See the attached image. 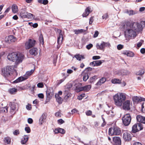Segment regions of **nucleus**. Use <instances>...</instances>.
<instances>
[{
	"instance_id": "0e129e2a",
	"label": "nucleus",
	"mask_w": 145,
	"mask_h": 145,
	"mask_svg": "<svg viewBox=\"0 0 145 145\" xmlns=\"http://www.w3.org/2000/svg\"><path fill=\"white\" fill-rule=\"evenodd\" d=\"M55 116L56 117H61V113L59 112H56L55 114Z\"/></svg>"
},
{
	"instance_id": "bf43d9fd",
	"label": "nucleus",
	"mask_w": 145,
	"mask_h": 145,
	"mask_svg": "<svg viewBox=\"0 0 145 145\" xmlns=\"http://www.w3.org/2000/svg\"><path fill=\"white\" fill-rule=\"evenodd\" d=\"M99 33L97 31H96L95 32L94 35H93V37L94 38H96L97 37L99 34Z\"/></svg>"
},
{
	"instance_id": "dca6fc26",
	"label": "nucleus",
	"mask_w": 145,
	"mask_h": 145,
	"mask_svg": "<svg viewBox=\"0 0 145 145\" xmlns=\"http://www.w3.org/2000/svg\"><path fill=\"white\" fill-rule=\"evenodd\" d=\"M144 98H142L141 97L135 96L132 97V99L134 103H138L144 101Z\"/></svg>"
},
{
	"instance_id": "69168bd1",
	"label": "nucleus",
	"mask_w": 145,
	"mask_h": 145,
	"mask_svg": "<svg viewBox=\"0 0 145 145\" xmlns=\"http://www.w3.org/2000/svg\"><path fill=\"white\" fill-rule=\"evenodd\" d=\"M48 0H43L42 3L43 4L46 5L48 3Z\"/></svg>"
},
{
	"instance_id": "5701e85b",
	"label": "nucleus",
	"mask_w": 145,
	"mask_h": 145,
	"mask_svg": "<svg viewBox=\"0 0 145 145\" xmlns=\"http://www.w3.org/2000/svg\"><path fill=\"white\" fill-rule=\"evenodd\" d=\"M27 79V78L20 76L17 79L14 80L13 82L14 83H17L22 82Z\"/></svg>"
},
{
	"instance_id": "c756f323",
	"label": "nucleus",
	"mask_w": 145,
	"mask_h": 145,
	"mask_svg": "<svg viewBox=\"0 0 145 145\" xmlns=\"http://www.w3.org/2000/svg\"><path fill=\"white\" fill-rule=\"evenodd\" d=\"M46 116L44 114H43L39 119L40 124L42 125L46 119Z\"/></svg>"
},
{
	"instance_id": "ddd939ff",
	"label": "nucleus",
	"mask_w": 145,
	"mask_h": 145,
	"mask_svg": "<svg viewBox=\"0 0 145 145\" xmlns=\"http://www.w3.org/2000/svg\"><path fill=\"white\" fill-rule=\"evenodd\" d=\"M123 109L125 110H130V105L131 104L130 100H126L125 101L122 103Z\"/></svg>"
},
{
	"instance_id": "a18cd8bd",
	"label": "nucleus",
	"mask_w": 145,
	"mask_h": 145,
	"mask_svg": "<svg viewBox=\"0 0 145 145\" xmlns=\"http://www.w3.org/2000/svg\"><path fill=\"white\" fill-rule=\"evenodd\" d=\"M144 70H141L139 71L138 72H136V74L138 75H142L144 74Z\"/></svg>"
},
{
	"instance_id": "13d9d810",
	"label": "nucleus",
	"mask_w": 145,
	"mask_h": 145,
	"mask_svg": "<svg viewBox=\"0 0 145 145\" xmlns=\"http://www.w3.org/2000/svg\"><path fill=\"white\" fill-rule=\"evenodd\" d=\"M123 48V46L122 45L120 44L118 45L117 48L118 50H120Z\"/></svg>"
},
{
	"instance_id": "774afa93",
	"label": "nucleus",
	"mask_w": 145,
	"mask_h": 145,
	"mask_svg": "<svg viewBox=\"0 0 145 145\" xmlns=\"http://www.w3.org/2000/svg\"><path fill=\"white\" fill-rule=\"evenodd\" d=\"M133 145H142V144L140 142H136L134 143Z\"/></svg>"
},
{
	"instance_id": "8fccbe9b",
	"label": "nucleus",
	"mask_w": 145,
	"mask_h": 145,
	"mask_svg": "<svg viewBox=\"0 0 145 145\" xmlns=\"http://www.w3.org/2000/svg\"><path fill=\"white\" fill-rule=\"evenodd\" d=\"M92 111L90 110H88L86 112V114L87 116H90L92 114Z\"/></svg>"
},
{
	"instance_id": "680f3d73",
	"label": "nucleus",
	"mask_w": 145,
	"mask_h": 145,
	"mask_svg": "<svg viewBox=\"0 0 145 145\" xmlns=\"http://www.w3.org/2000/svg\"><path fill=\"white\" fill-rule=\"evenodd\" d=\"M93 18L94 17L93 16H92L90 18L89 21V24H91L93 22L94 20L93 19Z\"/></svg>"
},
{
	"instance_id": "aec40b11",
	"label": "nucleus",
	"mask_w": 145,
	"mask_h": 145,
	"mask_svg": "<svg viewBox=\"0 0 145 145\" xmlns=\"http://www.w3.org/2000/svg\"><path fill=\"white\" fill-rule=\"evenodd\" d=\"M136 118L137 121L140 123L145 124V117L140 115H137Z\"/></svg>"
},
{
	"instance_id": "79ce46f5",
	"label": "nucleus",
	"mask_w": 145,
	"mask_h": 145,
	"mask_svg": "<svg viewBox=\"0 0 145 145\" xmlns=\"http://www.w3.org/2000/svg\"><path fill=\"white\" fill-rule=\"evenodd\" d=\"M66 78V77H65L64 78H63L62 79H61L57 80L56 81L57 85L58 86L60 84H61V83H62L64 81V80H65Z\"/></svg>"
},
{
	"instance_id": "58836bf2",
	"label": "nucleus",
	"mask_w": 145,
	"mask_h": 145,
	"mask_svg": "<svg viewBox=\"0 0 145 145\" xmlns=\"http://www.w3.org/2000/svg\"><path fill=\"white\" fill-rule=\"evenodd\" d=\"M84 91H88L91 89V86L90 85H88L83 86Z\"/></svg>"
},
{
	"instance_id": "37998d69",
	"label": "nucleus",
	"mask_w": 145,
	"mask_h": 145,
	"mask_svg": "<svg viewBox=\"0 0 145 145\" xmlns=\"http://www.w3.org/2000/svg\"><path fill=\"white\" fill-rule=\"evenodd\" d=\"M4 141L7 144H10L11 142V139L9 137H6L5 138Z\"/></svg>"
},
{
	"instance_id": "864d4df0",
	"label": "nucleus",
	"mask_w": 145,
	"mask_h": 145,
	"mask_svg": "<svg viewBox=\"0 0 145 145\" xmlns=\"http://www.w3.org/2000/svg\"><path fill=\"white\" fill-rule=\"evenodd\" d=\"M108 17V15L107 13L104 14L102 16V18L103 19H105L106 20Z\"/></svg>"
},
{
	"instance_id": "9d476101",
	"label": "nucleus",
	"mask_w": 145,
	"mask_h": 145,
	"mask_svg": "<svg viewBox=\"0 0 145 145\" xmlns=\"http://www.w3.org/2000/svg\"><path fill=\"white\" fill-rule=\"evenodd\" d=\"M33 14L27 12L24 9H22L20 14V17L23 18H31L33 17Z\"/></svg>"
},
{
	"instance_id": "f704fd0d",
	"label": "nucleus",
	"mask_w": 145,
	"mask_h": 145,
	"mask_svg": "<svg viewBox=\"0 0 145 145\" xmlns=\"http://www.w3.org/2000/svg\"><path fill=\"white\" fill-rule=\"evenodd\" d=\"M46 96L47 97L51 98L53 94L51 93L50 89H47L46 91Z\"/></svg>"
},
{
	"instance_id": "f03ea898",
	"label": "nucleus",
	"mask_w": 145,
	"mask_h": 145,
	"mask_svg": "<svg viewBox=\"0 0 145 145\" xmlns=\"http://www.w3.org/2000/svg\"><path fill=\"white\" fill-rule=\"evenodd\" d=\"M114 99L115 104L118 106H121L126 100V94L123 93H118L114 96Z\"/></svg>"
},
{
	"instance_id": "39448f33",
	"label": "nucleus",
	"mask_w": 145,
	"mask_h": 145,
	"mask_svg": "<svg viewBox=\"0 0 145 145\" xmlns=\"http://www.w3.org/2000/svg\"><path fill=\"white\" fill-rule=\"evenodd\" d=\"M108 134L111 136L119 135L121 134V131L120 128L117 127L110 128L108 130Z\"/></svg>"
},
{
	"instance_id": "5fc2aeb1",
	"label": "nucleus",
	"mask_w": 145,
	"mask_h": 145,
	"mask_svg": "<svg viewBox=\"0 0 145 145\" xmlns=\"http://www.w3.org/2000/svg\"><path fill=\"white\" fill-rule=\"evenodd\" d=\"M71 97V94L68 93L67 95H66L64 97V99L65 100H67L68 99Z\"/></svg>"
},
{
	"instance_id": "0eeeda50",
	"label": "nucleus",
	"mask_w": 145,
	"mask_h": 145,
	"mask_svg": "<svg viewBox=\"0 0 145 145\" xmlns=\"http://www.w3.org/2000/svg\"><path fill=\"white\" fill-rule=\"evenodd\" d=\"M143 128V126L141 123H136L132 126L131 131L133 133H136L142 130Z\"/></svg>"
},
{
	"instance_id": "c03bdc74",
	"label": "nucleus",
	"mask_w": 145,
	"mask_h": 145,
	"mask_svg": "<svg viewBox=\"0 0 145 145\" xmlns=\"http://www.w3.org/2000/svg\"><path fill=\"white\" fill-rule=\"evenodd\" d=\"M76 91L77 92H79L80 91H84L83 86L78 88L76 86Z\"/></svg>"
},
{
	"instance_id": "052dcab7",
	"label": "nucleus",
	"mask_w": 145,
	"mask_h": 145,
	"mask_svg": "<svg viewBox=\"0 0 145 145\" xmlns=\"http://www.w3.org/2000/svg\"><path fill=\"white\" fill-rule=\"evenodd\" d=\"M38 97L40 98L43 99L44 98V95L42 93H39L38 95Z\"/></svg>"
},
{
	"instance_id": "7ed1b4c3",
	"label": "nucleus",
	"mask_w": 145,
	"mask_h": 145,
	"mask_svg": "<svg viewBox=\"0 0 145 145\" xmlns=\"http://www.w3.org/2000/svg\"><path fill=\"white\" fill-rule=\"evenodd\" d=\"M125 24L127 27L130 28L136 32H138L141 29V26L138 23L127 21Z\"/></svg>"
},
{
	"instance_id": "bb28decb",
	"label": "nucleus",
	"mask_w": 145,
	"mask_h": 145,
	"mask_svg": "<svg viewBox=\"0 0 145 145\" xmlns=\"http://www.w3.org/2000/svg\"><path fill=\"white\" fill-rule=\"evenodd\" d=\"M55 97L56 98L57 101L59 104H61L62 103L63 99L61 97L59 94H56Z\"/></svg>"
},
{
	"instance_id": "4be33fe9",
	"label": "nucleus",
	"mask_w": 145,
	"mask_h": 145,
	"mask_svg": "<svg viewBox=\"0 0 145 145\" xmlns=\"http://www.w3.org/2000/svg\"><path fill=\"white\" fill-rule=\"evenodd\" d=\"M122 53L123 54L126 55L130 57H133L134 55V53L133 52L128 51H123Z\"/></svg>"
},
{
	"instance_id": "49530a36",
	"label": "nucleus",
	"mask_w": 145,
	"mask_h": 145,
	"mask_svg": "<svg viewBox=\"0 0 145 145\" xmlns=\"http://www.w3.org/2000/svg\"><path fill=\"white\" fill-rule=\"evenodd\" d=\"M29 24L31 26H32L34 28H36L38 26V24L37 23H35L33 24L32 22H29Z\"/></svg>"
},
{
	"instance_id": "e433bc0d",
	"label": "nucleus",
	"mask_w": 145,
	"mask_h": 145,
	"mask_svg": "<svg viewBox=\"0 0 145 145\" xmlns=\"http://www.w3.org/2000/svg\"><path fill=\"white\" fill-rule=\"evenodd\" d=\"M97 76L95 75L90 78L89 81L90 83H92L95 81L97 78Z\"/></svg>"
},
{
	"instance_id": "7c9ffc66",
	"label": "nucleus",
	"mask_w": 145,
	"mask_h": 145,
	"mask_svg": "<svg viewBox=\"0 0 145 145\" xmlns=\"http://www.w3.org/2000/svg\"><path fill=\"white\" fill-rule=\"evenodd\" d=\"M8 107L7 106L0 107V113L7 112L8 110Z\"/></svg>"
},
{
	"instance_id": "e2e57ef3",
	"label": "nucleus",
	"mask_w": 145,
	"mask_h": 145,
	"mask_svg": "<svg viewBox=\"0 0 145 145\" xmlns=\"http://www.w3.org/2000/svg\"><path fill=\"white\" fill-rule=\"evenodd\" d=\"M64 121L62 119H60L58 120V122L60 124H62L64 123Z\"/></svg>"
},
{
	"instance_id": "3c124183",
	"label": "nucleus",
	"mask_w": 145,
	"mask_h": 145,
	"mask_svg": "<svg viewBox=\"0 0 145 145\" xmlns=\"http://www.w3.org/2000/svg\"><path fill=\"white\" fill-rule=\"evenodd\" d=\"M25 130L26 132L27 133H30L31 132V129L29 127H25Z\"/></svg>"
},
{
	"instance_id": "09e8293b",
	"label": "nucleus",
	"mask_w": 145,
	"mask_h": 145,
	"mask_svg": "<svg viewBox=\"0 0 145 145\" xmlns=\"http://www.w3.org/2000/svg\"><path fill=\"white\" fill-rule=\"evenodd\" d=\"M37 86L39 88H42L44 87V85L42 82H40L37 84Z\"/></svg>"
},
{
	"instance_id": "2f4dec72",
	"label": "nucleus",
	"mask_w": 145,
	"mask_h": 145,
	"mask_svg": "<svg viewBox=\"0 0 145 145\" xmlns=\"http://www.w3.org/2000/svg\"><path fill=\"white\" fill-rule=\"evenodd\" d=\"M121 73L122 75H129L130 72L127 70H122L121 71Z\"/></svg>"
},
{
	"instance_id": "cd10ccee",
	"label": "nucleus",
	"mask_w": 145,
	"mask_h": 145,
	"mask_svg": "<svg viewBox=\"0 0 145 145\" xmlns=\"http://www.w3.org/2000/svg\"><path fill=\"white\" fill-rule=\"evenodd\" d=\"M74 57L79 61H81L82 59H84L85 57L84 56L79 54H76L74 55Z\"/></svg>"
},
{
	"instance_id": "4c0bfd02",
	"label": "nucleus",
	"mask_w": 145,
	"mask_h": 145,
	"mask_svg": "<svg viewBox=\"0 0 145 145\" xmlns=\"http://www.w3.org/2000/svg\"><path fill=\"white\" fill-rule=\"evenodd\" d=\"M73 31L75 34H78L84 32V30L83 29H75Z\"/></svg>"
},
{
	"instance_id": "423d86ee",
	"label": "nucleus",
	"mask_w": 145,
	"mask_h": 145,
	"mask_svg": "<svg viewBox=\"0 0 145 145\" xmlns=\"http://www.w3.org/2000/svg\"><path fill=\"white\" fill-rule=\"evenodd\" d=\"M36 40L33 39H29L25 43V47L26 50L29 49L34 47L36 44Z\"/></svg>"
},
{
	"instance_id": "1a4fd4ad",
	"label": "nucleus",
	"mask_w": 145,
	"mask_h": 145,
	"mask_svg": "<svg viewBox=\"0 0 145 145\" xmlns=\"http://www.w3.org/2000/svg\"><path fill=\"white\" fill-rule=\"evenodd\" d=\"M122 120L124 125L127 126L130 123L131 120V117L129 114L125 115L122 118Z\"/></svg>"
},
{
	"instance_id": "2eb2a0df",
	"label": "nucleus",
	"mask_w": 145,
	"mask_h": 145,
	"mask_svg": "<svg viewBox=\"0 0 145 145\" xmlns=\"http://www.w3.org/2000/svg\"><path fill=\"white\" fill-rule=\"evenodd\" d=\"M39 52L38 49L36 48L33 47L29 50L30 54L32 56H37Z\"/></svg>"
},
{
	"instance_id": "f257e3e1",
	"label": "nucleus",
	"mask_w": 145,
	"mask_h": 145,
	"mask_svg": "<svg viewBox=\"0 0 145 145\" xmlns=\"http://www.w3.org/2000/svg\"><path fill=\"white\" fill-rule=\"evenodd\" d=\"M25 56L22 53L18 52L9 53L7 56V59L13 62H15V64L18 65L22 62Z\"/></svg>"
},
{
	"instance_id": "393cba45",
	"label": "nucleus",
	"mask_w": 145,
	"mask_h": 145,
	"mask_svg": "<svg viewBox=\"0 0 145 145\" xmlns=\"http://www.w3.org/2000/svg\"><path fill=\"white\" fill-rule=\"evenodd\" d=\"M29 137L27 135H24L23 137L22 140L21 141V143L22 144H24L26 143L28 141Z\"/></svg>"
},
{
	"instance_id": "4d7b16f0",
	"label": "nucleus",
	"mask_w": 145,
	"mask_h": 145,
	"mask_svg": "<svg viewBox=\"0 0 145 145\" xmlns=\"http://www.w3.org/2000/svg\"><path fill=\"white\" fill-rule=\"evenodd\" d=\"M100 57L98 56H94L92 57V59L93 60L98 59H100Z\"/></svg>"
},
{
	"instance_id": "c9c22d12",
	"label": "nucleus",
	"mask_w": 145,
	"mask_h": 145,
	"mask_svg": "<svg viewBox=\"0 0 145 145\" xmlns=\"http://www.w3.org/2000/svg\"><path fill=\"white\" fill-rule=\"evenodd\" d=\"M10 112L12 113L14 110H15L16 107V106L14 104H12L10 106Z\"/></svg>"
},
{
	"instance_id": "9b49d317",
	"label": "nucleus",
	"mask_w": 145,
	"mask_h": 145,
	"mask_svg": "<svg viewBox=\"0 0 145 145\" xmlns=\"http://www.w3.org/2000/svg\"><path fill=\"white\" fill-rule=\"evenodd\" d=\"M110 46V44L109 42H102L100 44L97 43L96 47L97 49L104 51L105 47L108 46L109 47Z\"/></svg>"
},
{
	"instance_id": "20e7f679",
	"label": "nucleus",
	"mask_w": 145,
	"mask_h": 145,
	"mask_svg": "<svg viewBox=\"0 0 145 145\" xmlns=\"http://www.w3.org/2000/svg\"><path fill=\"white\" fill-rule=\"evenodd\" d=\"M14 66H7L1 69V74L4 77L6 78L10 76L12 73V71L14 68Z\"/></svg>"
},
{
	"instance_id": "a878e982",
	"label": "nucleus",
	"mask_w": 145,
	"mask_h": 145,
	"mask_svg": "<svg viewBox=\"0 0 145 145\" xmlns=\"http://www.w3.org/2000/svg\"><path fill=\"white\" fill-rule=\"evenodd\" d=\"M121 80L118 78H114L112 79L111 82L112 83L114 84H120L121 83Z\"/></svg>"
},
{
	"instance_id": "603ef678",
	"label": "nucleus",
	"mask_w": 145,
	"mask_h": 145,
	"mask_svg": "<svg viewBox=\"0 0 145 145\" xmlns=\"http://www.w3.org/2000/svg\"><path fill=\"white\" fill-rule=\"evenodd\" d=\"M26 109L28 110H31L32 109L31 105L29 103L27 104V105L26 106Z\"/></svg>"
},
{
	"instance_id": "f3484780",
	"label": "nucleus",
	"mask_w": 145,
	"mask_h": 145,
	"mask_svg": "<svg viewBox=\"0 0 145 145\" xmlns=\"http://www.w3.org/2000/svg\"><path fill=\"white\" fill-rule=\"evenodd\" d=\"M105 61L104 60L95 61L91 62L90 63V65H92L93 67L98 66L100 65L102 62Z\"/></svg>"
},
{
	"instance_id": "6e6552de",
	"label": "nucleus",
	"mask_w": 145,
	"mask_h": 145,
	"mask_svg": "<svg viewBox=\"0 0 145 145\" xmlns=\"http://www.w3.org/2000/svg\"><path fill=\"white\" fill-rule=\"evenodd\" d=\"M122 137L125 142H129L132 139L131 134L127 131L124 130L122 132Z\"/></svg>"
},
{
	"instance_id": "b1692460",
	"label": "nucleus",
	"mask_w": 145,
	"mask_h": 145,
	"mask_svg": "<svg viewBox=\"0 0 145 145\" xmlns=\"http://www.w3.org/2000/svg\"><path fill=\"white\" fill-rule=\"evenodd\" d=\"M106 81V78L103 77L100 79L99 80L96 84V86H100L104 83Z\"/></svg>"
},
{
	"instance_id": "de8ad7c7",
	"label": "nucleus",
	"mask_w": 145,
	"mask_h": 145,
	"mask_svg": "<svg viewBox=\"0 0 145 145\" xmlns=\"http://www.w3.org/2000/svg\"><path fill=\"white\" fill-rule=\"evenodd\" d=\"M13 133L14 135L17 136L20 134V132L19 130L16 129L13 131Z\"/></svg>"
},
{
	"instance_id": "412c9836",
	"label": "nucleus",
	"mask_w": 145,
	"mask_h": 145,
	"mask_svg": "<svg viewBox=\"0 0 145 145\" xmlns=\"http://www.w3.org/2000/svg\"><path fill=\"white\" fill-rule=\"evenodd\" d=\"M54 131L55 134L60 133L62 134H64L65 132V130L64 129L61 128L56 129L54 130Z\"/></svg>"
},
{
	"instance_id": "4468645a",
	"label": "nucleus",
	"mask_w": 145,
	"mask_h": 145,
	"mask_svg": "<svg viewBox=\"0 0 145 145\" xmlns=\"http://www.w3.org/2000/svg\"><path fill=\"white\" fill-rule=\"evenodd\" d=\"M113 145H121V141L120 138L118 137H114L112 138Z\"/></svg>"
},
{
	"instance_id": "6e6d98bb",
	"label": "nucleus",
	"mask_w": 145,
	"mask_h": 145,
	"mask_svg": "<svg viewBox=\"0 0 145 145\" xmlns=\"http://www.w3.org/2000/svg\"><path fill=\"white\" fill-rule=\"evenodd\" d=\"M93 47V45L91 44H89L87 45L86 48L88 50H89L91 48Z\"/></svg>"
},
{
	"instance_id": "c85d7f7f",
	"label": "nucleus",
	"mask_w": 145,
	"mask_h": 145,
	"mask_svg": "<svg viewBox=\"0 0 145 145\" xmlns=\"http://www.w3.org/2000/svg\"><path fill=\"white\" fill-rule=\"evenodd\" d=\"M17 89L15 88H13L9 89L8 91L12 94H15L17 91Z\"/></svg>"
},
{
	"instance_id": "473e14b6",
	"label": "nucleus",
	"mask_w": 145,
	"mask_h": 145,
	"mask_svg": "<svg viewBox=\"0 0 145 145\" xmlns=\"http://www.w3.org/2000/svg\"><path fill=\"white\" fill-rule=\"evenodd\" d=\"M34 71V70L32 69L29 71L27 72L25 75V77L27 78V79L29 76L32 74Z\"/></svg>"
},
{
	"instance_id": "72a5a7b5",
	"label": "nucleus",
	"mask_w": 145,
	"mask_h": 145,
	"mask_svg": "<svg viewBox=\"0 0 145 145\" xmlns=\"http://www.w3.org/2000/svg\"><path fill=\"white\" fill-rule=\"evenodd\" d=\"M12 10L14 13H16L18 11V7L16 5H13L12 7Z\"/></svg>"
},
{
	"instance_id": "a211bd4d",
	"label": "nucleus",
	"mask_w": 145,
	"mask_h": 145,
	"mask_svg": "<svg viewBox=\"0 0 145 145\" xmlns=\"http://www.w3.org/2000/svg\"><path fill=\"white\" fill-rule=\"evenodd\" d=\"M58 31L59 32V36L57 38V42L58 44H61L63 38V35L62 34V31L61 29H58Z\"/></svg>"
},
{
	"instance_id": "f8f14e48",
	"label": "nucleus",
	"mask_w": 145,
	"mask_h": 145,
	"mask_svg": "<svg viewBox=\"0 0 145 145\" xmlns=\"http://www.w3.org/2000/svg\"><path fill=\"white\" fill-rule=\"evenodd\" d=\"M136 31L132 29H128L125 31V35H127L131 37L134 38L136 36Z\"/></svg>"
},
{
	"instance_id": "338daca9",
	"label": "nucleus",
	"mask_w": 145,
	"mask_h": 145,
	"mask_svg": "<svg viewBox=\"0 0 145 145\" xmlns=\"http://www.w3.org/2000/svg\"><path fill=\"white\" fill-rule=\"evenodd\" d=\"M28 122L29 123L31 124L33 122V120L31 118H29L28 119Z\"/></svg>"
},
{
	"instance_id": "a19ab883",
	"label": "nucleus",
	"mask_w": 145,
	"mask_h": 145,
	"mask_svg": "<svg viewBox=\"0 0 145 145\" xmlns=\"http://www.w3.org/2000/svg\"><path fill=\"white\" fill-rule=\"evenodd\" d=\"M39 40L40 43L43 44L44 43V39L43 35L42 34L40 35L39 38Z\"/></svg>"
},
{
	"instance_id": "ea45409f",
	"label": "nucleus",
	"mask_w": 145,
	"mask_h": 145,
	"mask_svg": "<svg viewBox=\"0 0 145 145\" xmlns=\"http://www.w3.org/2000/svg\"><path fill=\"white\" fill-rule=\"evenodd\" d=\"M89 74L88 73H85L83 77V80L84 81H86L89 78Z\"/></svg>"
},
{
	"instance_id": "6ab92c4d",
	"label": "nucleus",
	"mask_w": 145,
	"mask_h": 145,
	"mask_svg": "<svg viewBox=\"0 0 145 145\" xmlns=\"http://www.w3.org/2000/svg\"><path fill=\"white\" fill-rule=\"evenodd\" d=\"M92 11L91 8L90 7H88L85 10L84 12L82 14V16L84 17H86Z\"/></svg>"
}]
</instances>
